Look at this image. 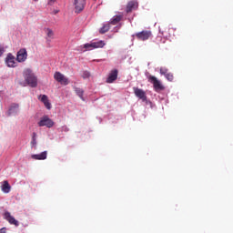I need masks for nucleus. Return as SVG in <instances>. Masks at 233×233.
<instances>
[{
	"instance_id": "0eeeda50",
	"label": "nucleus",
	"mask_w": 233,
	"mask_h": 233,
	"mask_svg": "<svg viewBox=\"0 0 233 233\" xmlns=\"http://www.w3.org/2000/svg\"><path fill=\"white\" fill-rule=\"evenodd\" d=\"M5 65L9 68H15V66H17V62H15V56H14L12 53L7 54V56L5 57Z\"/></svg>"
},
{
	"instance_id": "c85d7f7f",
	"label": "nucleus",
	"mask_w": 233,
	"mask_h": 233,
	"mask_svg": "<svg viewBox=\"0 0 233 233\" xmlns=\"http://www.w3.org/2000/svg\"><path fill=\"white\" fill-rule=\"evenodd\" d=\"M57 0H49L48 5H54Z\"/></svg>"
},
{
	"instance_id": "4468645a",
	"label": "nucleus",
	"mask_w": 233,
	"mask_h": 233,
	"mask_svg": "<svg viewBox=\"0 0 233 233\" xmlns=\"http://www.w3.org/2000/svg\"><path fill=\"white\" fill-rule=\"evenodd\" d=\"M161 76H165L167 81H174V75L172 73H168V69L167 67L160 68Z\"/></svg>"
},
{
	"instance_id": "7ed1b4c3",
	"label": "nucleus",
	"mask_w": 233,
	"mask_h": 233,
	"mask_svg": "<svg viewBox=\"0 0 233 233\" xmlns=\"http://www.w3.org/2000/svg\"><path fill=\"white\" fill-rule=\"evenodd\" d=\"M147 79L149 83H152L153 88L156 92H161V90H165V86L161 84V81H159L157 77L150 75L149 76H147Z\"/></svg>"
},
{
	"instance_id": "dca6fc26",
	"label": "nucleus",
	"mask_w": 233,
	"mask_h": 233,
	"mask_svg": "<svg viewBox=\"0 0 233 233\" xmlns=\"http://www.w3.org/2000/svg\"><path fill=\"white\" fill-rule=\"evenodd\" d=\"M17 110H19V104H12L9 107V110L7 111L8 117H10L12 114H17Z\"/></svg>"
},
{
	"instance_id": "1a4fd4ad",
	"label": "nucleus",
	"mask_w": 233,
	"mask_h": 233,
	"mask_svg": "<svg viewBox=\"0 0 233 233\" xmlns=\"http://www.w3.org/2000/svg\"><path fill=\"white\" fill-rule=\"evenodd\" d=\"M28 57V52H26V49L22 48L20 49L16 54V61L18 63H25Z\"/></svg>"
},
{
	"instance_id": "4be33fe9",
	"label": "nucleus",
	"mask_w": 233,
	"mask_h": 233,
	"mask_svg": "<svg viewBox=\"0 0 233 233\" xmlns=\"http://www.w3.org/2000/svg\"><path fill=\"white\" fill-rule=\"evenodd\" d=\"M75 92L82 101H85V98L83 97V95L85 94V91L79 87L75 88Z\"/></svg>"
},
{
	"instance_id": "bb28decb",
	"label": "nucleus",
	"mask_w": 233,
	"mask_h": 233,
	"mask_svg": "<svg viewBox=\"0 0 233 233\" xmlns=\"http://www.w3.org/2000/svg\"><path fill=\"white\" fill-rule=\"evenodd\" d=\"M5 54V47H0V57Z\"/></svg>"
},
{
	"instance_id": "ddd939ff",
	"label": "nucleus",
	"mask_w": 233,
	"mask_h": 233,
	"mask_svg": "<svg viewBox=\"0 0 233 233\" xmlns=\"http://www.w3.org/2000/svg\"><path fill=\"white\" fill-rule=\"evenodd\" d=\"M117 74H119V71H117V69L111 70L106 82L110 84L116 81L117 79Z\"/></svg>"
},
{
	"instance_id": "412c9836",
	"label": "nucleus",
	"mask_w": 233,
	"mask_h": 233,
	"mask_svg": "<svg viewBox=\"0 0 233 233\" xmlns=\"http://www.w3.org/2000/svg\"><path fill=\"white\" fill-rule=\"evenodd\" d=\"M155 43L156 45H158V46L161 45H165L167 43V38L163 36H157L155 39Z\"/></svg>"
},
{
	"instance_id": "5701e85b",
	"label": "nucleus",
	"mask_w": 233,
	"mask_h": 233,
	"mask_svg": "<svg viewBox=\"0 0 233 233\" xmlns=\"http://www.w3.org/2000/svg\"><path fill=\"white\" fill-rule=\"evenodd\" d=\"M31 146L33 147H37V134L35 132L33 133Z\"/></svg>"
},
{
	"instance_id": "393cba45",
	"label": "nucleus",
	"mask_w": 233,
	"mask_h": 233,
	"mask_svg": "<svg viewBox=\"0 0 233 233\" xmlns=\"http://www.w3.org/2000/svg\"><path fill=\"white\" fill-rule=\"evenodd\" d=\"M82 77H83V79H88V77H90V72L84 71L82 74Z\"/></svg>"
},
{
	"instance_id": "a211bd4d",
	"label": "nucleus",
	"mask_w": 233,
	"mask_h": 233,
	"mask_svg": "<svg viewBox=\"0 0 233 233\" xmlns=\"http://www.w3.org/2000/svg\"><path fill=\"white\" fill-rule=\"evenodd\" d=\"M46 156H47L46 151H44L37 155H32L31 157L32 159L44 160V159H46Z\"/></svg>"
},
{
	"instance_id": "7c9ffc66",
	"label": "nucleus",
	"mask_w": 233,
	"mask_h": 233,
	"mask_svg": "<svg viewBox=\"0 0 233 233\" xmlns=\"http://www.w3.org/2000/svg\"><path fill=\"white\" fill-rule=\"evenodd\" d=\"M34 1H37V0H34Z\"/></svg>"
},
{
	"instance_id": "2eb2a0df",
	"label": "nucleus",
	"mask_w": 233,
	"mask_h": 233,
	"mask_svg": "<svg viewBox=\"0 0 233 233\" xmlns=\"http://www.w3.org/2000/svg\"><path fill=\"white\" fill-rule=\"evenodd\" d=\"M38 99L45 105L46 108L47 110H50L52 108V104L48 100V96L46 95H42L38 97Z\"/></svg>"
},
{
	"instance_id": "f257e3e1",
	"label": "nucleus",
	"mask_w": 233,
	"mask_h": 233,
	"mask_svg": "<svg viewBox=\"0 0 233 233\" xmlns=\"http://www.w3.org/2000/svg\"><path fill=\"white\" fill-rule=\"evenodd\" d=\"M24 77L25 83L32 88H35L37 86V76L32 72V69L24 70Z\"/></svg>"
},
{
	"instance_id": "b1692460",
	"label": "nucleus",
	"mask_w": 233,
	"mask_h": 233,
	"mask_svg": "<svg viewBox=\"0 0 233 233\" xmlns=\"http://www.w3.org/2000/svg\"><path fill=\"white\" fill-rule=\"evenodd\" d=\"M110 30V24L104 25L103 27L100 28L99 34H106Z\"/></svg>"
},
{
	"instance_id": "a878e982",
	"label": "nucleus",
	"mask_w": 233,
	"mask_h": 233,
	"mask_svg": "<svg viewBox=\"0 0 233 233\" xmlns=\"http://www.w3.org/2000/svg\"><path fill=\"white\" fill-rule=\"evenodd\" d=\"M159 33L162 34V35H164V37H169V35H167V32H166V31H163L162 28H159Z\"/></svg>"
},
{
	"instance_id": "6e6552de",
	"label": "nucleus",
	"mask_w": 233,
	"mask_h": 233,
	"mask_svg": "<svg viewBox=\"0 0 233 233\" xmlns=\"http://www.w3.org/2000/svg\"><path fill=\"white\" fill-rule=\"evenodd\" d=\"M137 8H139V3H137V0H131L126 6V12L127 14H131V12L137 10Z\"/></svg>"
},
{
	"instance_id": "20e7f679",
	"label": "nucleus",
	"mask_w": 233,
	"mask_h": 233,
	"mask_svg": "<svg viewBox=\"0 0 233 233\" xmlns=\"http://www.w3.org/2000/svg\"><path fill=\"white\" fill-rule=\"evenodd\" d=\"M54 79H56L57 81V83H60V85L66 86L70 83L68 78L66 76H65V75H63L61 72H58V71H56L54 74Z\"/></svg>"
},
{
	"instance_id": "9d476101",
	"label": "nucleus",
	"mask_w": 233,
	"mask_h": 233,
	"mask_svg": "<svg viewBox=\"0 0 233 233\" xmlns=\"http://www.w3.org/2000/svg\"><path fill=\"white\" fill-rule=\"evenodd\" d=\"M75 10L76 14L83 12L85 10V5H86V0H75Z\"/></svg>"
},
{
	"instance_id": "9b49d317",
	"label": "nucleus",
	"mask_w": 233,
	"mask_h": 233,
	"mask_svg": "<svg viewBox=\"0 0 233 233\" xmlns=\"http://www.w3.org/2000/svg\"><path fill=\"white\" fill-rule=\"evenodd\" d=\"M4 219H6V221H8L10 225H15V227H19V221H17L15 218H14V216H12V214H10V212L8 211L5 212Z\"/></svg>"
},
{
	"instance_id": "f03ea898",
	"label": "nucleus",
	"mask_w": 233,
	"mask_h": 233,
	"mask_svg": "<svg viewBox=\"0 0 233 233\" xmlns=\"http://www.w3.org/2000/svg\"><path fill=\"white\" fill-rule=\"evenodd\" d=\"M105 46V42L103 40L91 42L81 46L80 48H85V50L81 49L82 52H86V50H94L96 48H103Z\"/></svg>"
},
{
	"instance_id": "39448f33",
	"label": "nucleus",
	"mask_w": 233,
	"mask_h": 233,
	"mask_svg": "<svg viewBox=\"0 0 233 233\" xmlns=\"http://www.w3.org/2000/svg\"><path fill=\"white\" fill-rule=\"evenodd\" d=\"M38 127H46L47 128H52L54 127V122L48 116H44L40 118L38 122Z\"/></svg>"
},
{
	"instance_id": "423d86ee",
	"label": "nucleus",
	"mask_w": 233,
	"mask_h": 233,
	"mask_svg": "<svg viewBox=\"0 0 233 233\" xmlns=\"http://www.w3.org/2000/svg\"><path fill=\"white\" fill-rule=\"evenodd\" d=\"M151 36H152V32L147 31V30H144L136 34V37L139 41H147V39H150Z\"/></svg>"
},
{
	"instance_id": "6ab92c4d",
	"label": "nucleus",
	"mask_w": 233,
	"mask_h": 233,
	"mask_svg": "<svg viewBox=\"0 0 233 233\" xmlns=\"http://www.w3.org/2000/svg\"><path fill=\"white\" fill-rule=\"evenodd\" d=\"M123 19V15H115L114 17L111 18L110 20V25H117L121 20Z\"/></svg>"
},
{
	"instance_id": "c756f323",
	"label": "nucleus",
	"mask_w": 233,
	"mask_h": 233,
	"mask_svg": "<svg viewBox=\"0 0 233 233\" xmlns=\"http://www.w3.org/2000/svg\"><path fill=\"white\" fill-rule=\"evenodd\" d=\"M165 30L170 31V29L168 27L165 28Z\"/></svg>"
},
{
	"instance_id": "aec40b11",
	"label": "nucleus",
	"mask_w": 233,
	"mask_h": 233,
	"mask_svg": "<svg viewBox=\"0 0 233 233\" xmlns=\"http://www.w3.org/2000/svg\"><path fill=\"white\" fill-rule=\"evenodd\" d=\"M46 43L47 45H50V39H54V31L50 28L46 29Z\"/></svg>"
},
{
	"instance_id": "f3484780",
	"label": "nucleus",
	"mask_w": 233,
	"mask_h": 233,
	"mask_svg": "<svg viewBox=\"0 0 233 233\" xmlns=\"http://www.w3.org/2000/svg\"><path fill=\"white\" fill-rule=\"evenodd\" d=\"M1 189H2V192H4V194L10 193V190H12V187L8 183V180L3 181V184L1 186Z\"/></svg>"
},
{
	"instance_id": "cd10ccee",
	"label": "nucleus",
	"mask_w": 233,
	"mask_h": 233,
	"mask_svg": "<svg viewBox=\"0 0 233 233\" xmlns=\"http://www.w3.org/2000/svg\"><path fill=\"white\" fill-rule=\"evenodd\" d=\"M0 233H6V228H2L0 229Z\"/></svg>"
},
{
	"instance_id": "f8f14e48",
	"label": "nucleus",
	"mask_w": 233,
	"mask_h": 233,
	"mask_svg": "<svg viewBox=\"0 0 233 233\" xmlns=\"http://www.w3.org/2000/svg\"><path fill=\"white\" fill-rule=\"evenodd\" d=\"M134 94L138 99H141L142 101H147V92L145 90L138 88V87H134Z\"/></svg>"
}]
</instances>
